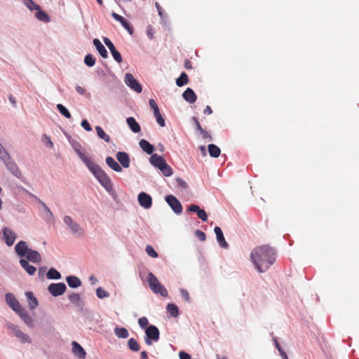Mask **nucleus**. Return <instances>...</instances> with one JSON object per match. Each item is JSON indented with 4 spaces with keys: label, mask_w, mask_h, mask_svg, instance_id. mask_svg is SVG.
Wrapping results in <instances>:
<instances>
[{
    "label": "nucleus",
    "mask_w": 359,
    "mask_h": 359,
    "mask_svg": "<svg viewBox=\"0 0 359 359\" xmlns=\"http://www.w3.org/2000/svg\"><path fill=\"white\" fill-rule=\"evenodd\" d=\"M250 257L256 269L263 273L274 263L276 252L269 245H261L253 249Z\"/></svg>",
    "instance_id": "nucleus-1"
},
{
    "label": "nucleus",
    "mask_w": 359,
    "mask_h": 359,
    "mask_svg": "<svg viewBox=\"0 0 359 359\" xmlns=\"http://www.w3.org/2000/svg\"><path fill=\"white\" fill-rule=\"evenodd\" d=\"M91 172L107 190L109 191L112 189L111 179L98 165L93 169Z\"/></svg>",
    "instance_id": "nucleus-2"
},
{
    "label": "nucleus",
    "mask_w": 359,
    "mask_h": 359,
    "mask_svg": "<svg viewBox=\"0 0 359 359\" xmlns=\"http://www.w3.org/2000/svg\"><path fill=\"white\" fill-rule=\"evenodd\" d=\"M63 221L74 235L83 236L85 234L84 229L79 225V224L74 222L70 216H65Z\"/></svg>",
    "instance_id": "nucleus-3"
},
{
    "label": "nucleus",
    "mask_w": 359,
    "mask_h": 359,
    "mask_svg": "<svg viewBox=\"0 0 359 359\" xmlns=\"http://www.w3.org/2000/svg\"><path fill=\"white\" fill-rule=\"evenodd\" d=\"M146 337L144 338L145 343L150 346L152 341H157L160 337L158 329L155 325H149L145 330Z\"/></svg>",
    "instance_id": "nucleus-4"
},
{
    "label": "nucleus",
    "mask_w": 359,
    "mask_h": 359,
    "mask_svg": "<svg viewBox=\"0 0 359 359\" xmlns=\"http://www.w3.org/2000/svg\"><path fill=\"white\" fill-rule=\"evenodd\" d=\"M125 82L126 85L130 87L134 91L140 93L142 92V88L139 82L133 77V76L127 73L125 76Z\"/></svg>",
    "instance_id": "nucleus-5"
},
{
    "label": "nucleus",
    "mask_w": 359,
    "mask_h": 359,
    "mask_svg": "<svg viewBox=\"0 0 359 359\" xmlns=\"http://www.w3.org/2000/svg\"><path fill=\"white\" fill-rule=\"evenodd\" d=\"M165 201L175 213L180 214L182 212V204L175 196L168 195L165 197Z\"/></svg>",
    "instance_id": "nucleus-6"
},
{
    "label": "nucleus",
    "mask_w": 359,
    "mask_h": 359,
    "mask_svg": "<svg viewBox=\"0 0 359 359\" xmlns=\"http://www.w3.org/2000/svg\"><path fill=\"white\" fill-rule=\"evenodd\" d=\"M66 285L63 283H51L49 285L48 290L49 292L54 297L62 295L66 290Z\"/></svg>",
    "instance_id": "nucleus-7"
},
{
    "label": "nucleus",
    "mask_w": 359,
    "mask_h": 359,
    "mask_svg": "<svg viewBox=\"0 0 359 359\" xmlns=\"http://www.w3.org/2000/svg\"><path fill=\"white\" fill-rule=\"evenodd\" d=\"M6 302L7 304L16 313H19L23 308L20 302L17 300L15 297L11 293L6 294Z\"/></svg>",
    "instance_id": "nucleus-8"
},
{
    "label": "nucleus",
    "mask_w": 359,
    "mask_h": 359,
    "mask_svg": "<svg viewBox=\"0 0 359 359\" xmlns=\"http://www.w3.org/2000/svg\"><path fill=\"white\" fill-rule=\"evenodd\" d=\"M103 41H104V43L106 44V46L109 49L114 59L117 62L120 63L122 61L121 55L120 54V53L118 50H116L113 43L107 37L104 38Z\"/></svg>",
    "instance_id": "nucleus-9"
},
{
    "label": "nucleus",
    "mask_w": 359,
    "mask_h": 359,
    "mask_svg": "<svg viewBox=\"0 0 359 359\" xmlns=\"http://www.w3.org/2000/svg\"><path fill=\"white\" fill-rule=\"evenodd\" d=\"M138 202L144 208H149L152 205V198L150 195L145 192H141L138 195Z\"/></svg>",
    "instance_id": "nucleus-10"
},
{
    "label": "nucleus",
    "mask_w": 359,
    "mask_h": 359,
    "mask_svg": "<svg viewBox=\"0 0 359 359\" xmlns=\"http://www.w3.org/2000/svg\"><path fill=\"white\" fill-rule=\"evenodd\" d=\"M22 320V321L30 328L34 327V320L32 316H30L27 311L23 308L19 313H17Z\"/></svg>",
    "instance_id": "nucleus-11"
},
{
    "label": "nucleus",
    "mask_w": 359,
    "mask_h": 359,
    "mask_svg": "<svg viewBox=\"0 0 359 359\" xmlns=\"http://www.w3.org/2000/svg\"><path fill=\"white\" fill-rule=\"evenodd\" d=\"M111 16L114 20L118 21L130 34L133 33V27L123 17L114 12L111 13Z\"/></svg>",
    "instance_id": "nucleus-12"
},
{
    "label": "nucleus",
    "mask_w": 359,
    "mask_h": 359,
    "mask_svg": "<svg viewBox=\"0 0 359 359\" xmlns=\"http://www.w3.org/2000/svg\"><path fill=\"white\" fill-rule=\"evenodd\" d=\"M72 353L79 359H85L86 356V352L84 348L76 341H72Z\"/></svg>",
    "instance_id": "nucleus-13"
},
{
    "label": "nucleus",
    "mask_w": 359,
    "mask_h": 359,
    "mask_svg": "<svg viewBox=\"0 0 359 359\" xmlns=\"http://www.w3.org/2000/svg\"><path fill=\"white\" fill-rule=\"evenodd\" d=\"M15 250L18 256L23 257L27 255L30 249L28 248V245L25 241H21L16 244Z\"/></svg>",
    "instance_id": "nucleus-14"
},
{
    "label": "nucleus",
    "mask_w": 359,
    "mask_h": 359,
    "mask_svg": "<svg viewBox=\"0 0 359 359\" xmlns=\"http://www.w3.org/2000/svg\"><path fill=\"white\" fill-rule=\"evenodd\" d=\"M117 161L125 168L130 167V158L128 154L124 151H118L116 155Z\"/></svg>",
    "instance_id": "nucleus-15"
},
{
    "label": "nucleus",
    "mask_w": 359,
    "mask_h": 359,
    "mask_svg": "<svg viewBox=\"0 0 359 359\" xmlns=\"http://www.w3.org/2000/svg\"><path fill=\"white\" fill-rule=\"evenodd\" d=\"M188 210L189 212H196L198 218H200L202 221L206 222L208 220V215L206 212L203 209H201L197 205H191L189 207Z\"/></svg>",
    "instance_id": "nucleus-16"
},
{
    "label": "nucleus",
    "mask_w": 359,
    "mask_h": 359,
    "mask_svg": "<svg viewBox=\"0 0 359 359\" xmlns=\"http://www.w3.org/2000/svg\"><path fill=\"white\" fill-rule=\"evenodd\" d=\"M4 237L5 242L9 246L12 245L14 243L15 240V233L9 228L5 227L4 229Z\"/></svg>",
    "instance_id": "nucleus-17"
},
{
    "label": "nucleus",
    "mask_w": 359,
    "mask_h": 359,
    "mask_svg": "<svg viewBox=\"0 0 359 359\" xmlns=\"http://www.w3.org/2000/svg\"><path fill=\"white\" fill-rule=\"evenodd\" d=\"M214 231L216 234L217 240L219 243V245L224 248H227L229 245L227 242L225 241V238L224 237L222 231L220 227L216 226L214 229Z\"/></svg>",
    "instance_id": "nucleus-18"
},
{
    "label": "nucleus",
    "mask_w": 359,
    "mask_h": 359,
    "mask_svg": "<svg viewBox=\"0 0 359 359\" xmlns=\"http://www.w3.org/2000/svg\"><path fill=\"white\" fill-rule=\"evenodd\" d=\"M182 97L187 102L191 104L194 103L197 99L196 93L190 88H187L186 89V90L182 94Z\"/></svg>",
    "instance_id": "nucleus-19"
},
{
    "label": "nucleus",
    "mask_w": 359,
    "mask_h": 359,
    "mask_svg": "<svg viewBox=\"0 0 359 359\" xmlns=\"http://www.w3.org/2000/svg\"><path fill=\"white\" fill-rule=\"evenodd\" d=\"M26 258L33 263H39L41 261L40 253L38 251L32 249L28 251Z\"/></svg>",
    "instance_id": "nucleus-20"
},
{
    "label": "nucleus",
    "mask_w": 359,
    "mask_h": 359,
    "mask_svg": "<svg viewBox=\"0 0 359 359\" xmlns=\"http://www.w3.org/2000/svg\"><path fill=\"white\" fill-rule=\"evenodd\" d=\"M150 163L154 165L155 167L160 169L161 167H162L165 163H166L165 160L162 157L157 154H152L150 157Z\"/></svg>",
    "instance_id": "nucleus-21"
},
{
    "label": "nucleus",
    "mask_w": 359,
    "mask_h": 359,
    "mask_svg": "<svg viewBox=\"0 0 359 359\" xmlns=\"http://www.w3.org/2000/svg\"><path fill=\"white\" fill-rule=\"evenodd\" d=\"M139 145L140 148L148 154H152L154 151V147L146 140H141L139 142Z\"/></svg>",
    "instance_id": "nucleus-22"
},
{
    "label": "nucleus",
    "mask_w": 359,
    "mask_h": 359,
    "mask_svg": "<svg viewBox=\"0 0 359 359\" xmlns=\"http://www.w3.org/2000/svg\"><path fill=\"white\" fill-rule=\"evenodd\" d=\"M106 163L108 165L109 167H110L114 171L118 172H122L121 165L118 163H117L114 159V158H112L111 156L107 157Z\"/></svg>",
    "instance_id": "nucleus-23"
},
{
    "label": "nucleus",
    "mask_w": 359,
    "mask_h": 359,
    "mask_svg": "<svg viewBox=\"0 0 359 359\" xmlns=\"http://www.w3.org/2000/svg\"><path fill=\"white\" fill-rule=\"evenodd\" d=\"M7 168L11 170V172L18 178L21 177V172L18 168V165L15 162L8 161V162L6 161L5 162Z\"/></svg>",
    "instance_id": "nucleus-24"
},
{
    "label": "nucleus",
    "mask_w": 359,
    "mask_h": 359,
    "mask_svg": "<svg viewBox=\"0 0 359 359\" xmlns=\"http://www.w3.org/2000/svg\"><path fill=\"white\" fill-rule=\"evenodd\" d=\"M77 154L80 158L82 160V161L86 165V166L90 171L93 170V169H94L97 166L96 164L91 161L90 158L81 151L78 150Z\"/></svg>",
    "instance_id": "nucleus-25"
},
{
    "label": "nucleus",
    "mask_w": 359,
    "mask_h": 359,
    "mask_svg": "<svg viewBox=\"0 0 359 359\" xmlns=\"http://www.w3.org/2000/svg\"><path fill=\"white\" fill-rule=\"evenodd\" d=\"M77 154L80 158L82 160V161L86 165V166L90 171L93 170V169H94L97 166L96 164L91 161L90 158L81 151L78 150Z\"/></svg>",
    "instance_id": "nucleus-26"
},
{
    "label": "nucleus",
    "mask_w": 359,
    "mask_h": 359,
    "mask_svg": "<svg viewBox=\"0 0 359 359\" xmlns=\"http://www.w3.org/2000/svg\"><path fill=\"white\" fill-rule=\"evenodd\" d=\"M77 154L80 158L82 160V161L86 165V166L90 171L93 170V169H94L97 166L96 164L91 161L90 158L81 151L78 150Z\"/></svg>",
    "instance_id": "nucleus-27"
},
{
    "label": "nucleus",
    "mask_w": 359,
    "mask_h": 359,
    "mask_svg": "<svg viewBox=\"0 0 359 359\" xmlns=\"http://www.w3.org/2000/svg\"><path fill=\"white\" fill-rule=\"evenodd\" d=\"M127 124L133 133H139L141 130L140 124L133 117H128L126 119Z\"/></svg>",
    "instance_id": "nucleus-28"
},
{
    "label": "nucleus",
    "mask_w": 359,
    "mask_h": 359,
    "mask_svg": "<svg viewBox=\"0 0 359 359\" xmlns=\"http://www.w3.org/2000/svg\"><path fill=\"white\" fill-rule=\"evenodd\" d=\"M93 44L96 47L97 51L102 57L107 58L108 57L107 50H106L105 47L102 45V43L100 41L99 39H95L93 40Z\"/></svg>",
    "instance_id": "nucleus-29"
},
{
    "label": "nucleus",
    "mask_w": 359,
    "mask_h": 359,
    "mask_svg": "<svg viewBox=\"0 0 359 359\" xmlns=\"http://www.w3.org/2000/svg\"><path fill=\"white\" fill-rule=\"evenodd\" d=\"M150 289L156 294H160L161 296L166 297L168 295V291L165 287L162 285L160 282L156 284L154 286L150 287Z\"/></svg>",
    "instance_id": "nucleus-30"
},
{
    "label": "nucleus",
    "mask_w": 359,
    "mask_h": 359,
    "mask_svg": "<svg viewBox=\"0 0 359 359\" xmlns=\"http://www.w3.org/2000/svg\"><path fill=\"white\" fill-rule=\"evenodd\" d=\"M20 264L21 266L27 271V273L29 275H34L36 271V269L35 266L31 265L29 264V262L24 259H21L20 260Z\"/></svg>",
    "instance_id": "nucleus-31"
},
{
    "label": "nucleus",
    "mask_w": 359,
    "mask_h": 359,
    "mask_svg": "<svg viewBox=\"0 0 359 359\" xmlns=\"http://www.w3.org/2000/svg\"><path fill=\"white\" fill-rule=\"evenodd\" d=\"M66 280L67 282L68 285L72 288L78 287L81 285V280L78 277L74 276H67Z\"/></svg>",
    "instance_id": "nucleus-32"
},
{
    "label": "nucleus",
    "mask_w": 359,
    "mask_h": 359,
    "mask_svg": "<svg viewBox=\"0 0 359 359\" xmlns=\"http://www.w3.org/2000/svg\"><path fill=\"white\" fill-rule=\"evenodd\" d=\"M25 295L28 299L29 307L31 310L36 309L38 306V301L32 292H27Z\"/></svg>",
    "instance_id": "nucleus-33"
},
{
    "label": "nucleus",
    "mask_w": 359,
    "mask_h": 359,
    "mask_svg": "<svg viewBox=\"0 0 359 359\" xmlns=\"http://www.w3.org/2000/svg\"><path fill=\"white\" fill-rule=\"evenodd\" d=\"M37 12L36 13V18L43 22H50V19L49 15L43 11L41 9V7L39 6V9L36 10Z\"/></svg>",
    "instance_id": "nucleus-34"
},
{
    "label": "nucleus",
    "mask_w": 359,
    "mask_h": 359,
    "mask_svg": "<svg viewBox=\"0 0 359 359\" xmlns=\"http://www.w3.org/2000/svg\"><path fill=\"white\" fill-rule=\"evenodd\" d=\"M208 149L211 157L217 158L219 156L221 151L217 145L210 144L208 146Z\"/></svg>",
    "instance_id": "nucleus-35"
},
{
    "label": "nucleus",
    "mask_w": 359,
    "mask_h": 359,
    "mask_svg": "<svg viewBox=\"0 0 359 359\" xmlns=\"http://www.w3.org/2000/svg\"><path fill=\"white\" fill-rule=\"evenodd\" d=\"M114 333L117 337L122 339H126L129 335L128 331L124 327H116Z\"/></svg>",
    "instance_id": "nucleus-36"
},
{
    "label": "nucleus",
    "mask_w": 359,
    "mask_h": 359,
    "mask_svg": "<svg viewBox=\"0 0 359 359\" xmlns=\"http://www.w3.org/2000/svg\"><path fill=\"white\" fill-rule=\"evenodd\" d=\"M95 130L97 132V136L106 142H110V137L109 136L106 134V133L104 131V130L99 126L95 127Z\"/></svg>",
    "instance_id": "nucleus-37"
},
{
    "label": "nucleus",
    "mask_w": 359,
    "mask_h": 359,
    "mask_svg": "<svg viewBox=\"0 0 359 359\" xmlns=\"http://www.w3.org/2000/svg\"><path fill=\"white\" fill-rule=\"evenodd\" d=\"M188 81L189 79L187 74L185 72H182L180 76L177 79L176 84L180 87H182L186 85L188 83Z\"/></svg>",
    "instance_id": "nucleus-38"
},
{
    "label": "nucleus",
    "mask_w": 359,
    "mask_h": 359,
    "mask_svg": "<svg viewBox=\"0 0 359 359\" xmlns=\"http://www.w3.org/2000/svg\"><path fill=\"white\" fill-rule=\"evenodd\" d=\"M167 311L173 317H177L179 315L178 307L173 304H168L167 306Z\"/></svg>",
    "instance_id": "nucleus-39"
},
{
    "label": "nucleus",
    "mask_w": 359,
    "mask_h": 359,
    "mask_svg": "<svg viewBox=\"0 0 359 359\" xmlns=\"http://www.w3.org/2000/svg\"><path fill=\"white\" fill-rule=\"evenodd\" d=\"M69 299L71 302V303L74 304V305L79 306L81 304V297L79 294L77 293H73L69 296Z\"/></svg>",
    "instance_id": "nucleus-40"
},
{
    "label": "nucleus",
    "mask_w": 359,
    "mask_h": 359,
    "mask_svg": "<svg viewBox=\"0 0 359 359\" xmlns=\"http://www.w3.org/2000/svg\"><path fill=\"white\" fill-rule=\"evenodd\" d=\"M47 278L48 279H60L61 275L56 269L51 268L47 273Z\"/></svg>",
    "instance_id": "nucleus-41"
},
{
    "label": "nucleus",
    "mask_w": 359,
    "mask_h": 359,
    "mask_svg": "<svg viewBox=\"0 0 359 359\" xmlns=\"http://www.w3.org/2000/svg\"><path fill=\"white\" fill-rule=\"evenodd\" d=\"M7 327L12 332L13 335L16 337L20 334L21 330L17 325L12 323H8L6 324Z\"/></svg>",
    "instance_id": "nucleus-42"
},
{
    "label": "nucleus",
    "mask_w": 359,
    "mask_h": 359,
    "mask_svg": "<svg viewBox=\"0 0 359 359\" xmlns=\"http://www.w3.org/2000/svg\"><path fill=\"white\" fill-rule=\"evenodd\" d=\"M128 347L131 351H140V346L139 344L137 343V341L135 339L130 338L128 340Z\"/></svg>",
    "instance_id": "nucleus-43"
},
{
    "label": "nucleus",
    "mask_w": 359,
    "mask_h": 359,
    "mask_svg": "<svg viewBox=\"0 0 359 359\" xmlns=\"http://www.w3.org/2000/svg\"><path fill=\"white\" fill-rule=\"evenodd\" d=\"M159 170L166 177H169L172 174V169L167 163H165V164L161 167Z\"/></svg>",
    "instance_id": "nucleus-44"
},
{
    "label": "nucleus",
    "mask_w": 359,
    "mask_h": 359,
    "mask_svg": "<svg viewBox=\"0 0 359 359\" xmlns=\"http://www.w3.org/2000/svg\"><path fill=\"white\" fill-rule=\"evenodd\" d=\"M57 109L60 112V114H62L66 118H70L72 117V115H71L70 112L62 104H58L57 105Z\"/></svg>",
    "instance_id": "nucleus-45"
},
{
    "label": "nucleus",
    "mask_w": 359,
    "mask_h": 359,
    "mask_svg": "<svg viewBox=\"0 0 359 359\" xmlns=\"http://www.w3.org/2000/svg\"><path fill=\"white\" fill-rule=\"evenodd\" d=\"M23 3L30 11L39 9V5L35 4L33 0H22Z\"/></svg>",
    "instance_id": "nucleus-46"
},
{
    "label": "nucleus",
    "mask_w": 359,
    "mask_h": 359,
    "mask_svg": "<svg viewBox=\"0 0 359 359\" xmlns=\"http://www.w3.org/2000/svg\"><path fill=\"white\" fill-rule=\"evenodd\" d=\"M147 280L149 282V287L154 286L156 284H157L159 282V280L156 277V276L154 273H152L151 272H149L148 273Z\"/></svg>",
    "instance_id": "nucleus-47"
},
{
    "label": "nucleus",
    "mask_w": 359,
    "mask_h": 359,
    "mask_svg": "<svg viewBox=\"0 0 359 359\" xmlns=\"http://www.w3.org/2000/svg\"><path fill=\"white\" fill-rule=\"evenodd\" d=\"M154 116H155L156 122L160 126L164 127L165 126V120L161 116L159 110H158L156 112H154Z\"/></svg>",
    "instance_id": "nucleus-48"
},
{
    "label": "nucleus",
    "mask_w": 359,
    "mask_h": 359,
    "mask_svg": "<svg viewBox=\"0 0 359 359\" xmlns=\"http://www.w3.org/2000/svg\"><path fill=\"white\" fill-rule=\"evenodd\" d=\"M85 64L88 67H93L95 63V59L91 54H88L84 58Z\"/></svg>",
    "instance_id": "nucleus-49"
},
{
    "label": "nucleus",
    "mask_w": 359,
    "mask_h": 359,
    "mask_svg": "<svg viewBox=\"0 0 359 359\" xmlns=\"http://www.w3.org/2000/svg\"><path fill=\"white\" fill-rule=\"evenodd\" d=\"M17 338L19 339L22 343L29 344L32 342L30 337L27 334L22 332V331L20 332V334L18 336Z\"/></svg>",
    "instance_id": "nucleus-50"
},
{
    "label": "nucleus",
    "mask_w": 359,
    "mask_h": 359,
    "mask_svg": "<svg viewBox=\"0 0 359 359\" xmlns=\"http://www.w3.org/2000/svg\"><path fill=\"white\" fill-rule=\"evenodd\" d=\"M0 158L4 162L10 159L8 152L5 150L3 146L0 144Z\"/></svg>",
    "instance_id": "nucleus-51"
},
{
    "label": "nucleus",
    "mask_w": 359,
    "mask_h": 359,
    "mask_svg": "<svg viewBox=\"0 0 359 359\" xmlns=\"http://www.w3.org/2000/svg\"><path fill=\"white\" fill-rule=\"evenodd\" d=\"M96 294L100 299H103L104 297H108L109 296V293L108 292L105 291L102 287H98L96 290Z\"/></svg>",
    "instance_id": "nucleus-52"
},
{
    "label": "nucleus",
    "mask_w": 359,
    "mask_h": 359,
    "mask_svg": "<svg viewBox=\"0 0 359 359\" xmlns=\"http://www.w3.org/2000/svg\"><path fill=\"white\" fill-rule=\"evenodd\" d=\"M145 251L147 255L153 258H156L158 257L157 252L154 250L152 246L148 245L146 246Z\"/></svg>",
    "instance_id": "nucleus-53"
},
{
    "label": "nucleus",
    "mask_w": 359,
    "mask_h": 359,
    "mask_svg": "<svg viewBox=\"0 0 359 359\" xmlns=\"http://www.w3.org/2000/svg\"><path fill=\"white\" fill-rule=\"evenodd\" d=\"M138 323L142 328H144L148 325L149 321L146 317H142L139 318Z\"/></svg>",
    "instance_id": "nucleus-54"
},
{
    "label": "nucleus",
    "mask_w": 359,
    "mask_h": 359,
    "mask_svg": "<svg viewBox=\"0 0 359 359\" xmlns=\"http://www.w3.org/2000/svg\"><path fill=\"white\" fill-rule=\"evenodd\" d=\"M149 106L151 109L153 110L154 113L156 112L158 110H159L158 107L156 102V101L154 99H150L149 101Z\"/></svg>",
    "instance_id": "nucleus-55"
},
{
    "label": "nucleus",
    "mask_w": 359,
    "mask_h": 359,
    "mask_svg": "<svg viewBox=\"0 0 359 359\" xmlns=\"http://www.w3.org/2000/svg\"><path fill=\"white\" fill-rule=\"evenodd\" d=\"M196 237L201 241H204L205 240L206 236L204 232L201 230H196L195 232Z\"/></svg>",
    "instance_id": "nucleus-56"
},
{
    "label": "nucleus",
    "mask_w": 359,
    "mask_h": 359,
    "mask_svg": "<svg viewBox=\"0 0 359 359\" xmlns=\"http://www.w3.org/2000/svg\"><path fill=\"white\" fill-rule=\"evenodd\" d=\"M180 293H181L182 297L184 298V299L186 302H189L190 301L189 294V292L187 290L181 289L180 290Z\"/></svg>",
    "instance_id": "nucleus-57"
},
{
    "label": "nucleus",
    "mask_w": 359,
    "mask_h": 359,
    "mask_svg": "<svg viewBox=\"0 0 359 359\" xmlns=\"http://www.w3.org/2000/svg\"><path fill=\"white\" fill-rule=\"evenodd\" d=\"M147 34L150 39L154 38V31L153 27L151 25L147 27Z\"/></svg>",
    "instance_id": "nucleus-58"
},
{
    "label": "nucleus",
    "mask_w": 359,
    "mask_h": 359,
    "mask_svg": "<svg viewBox=\"0 0 359 359\" xmlns=\"http://www.w3.org/2000/svg\"><path fill=\"white\" fill-rule=\"evenodd\" d=\"M81 126L87 131H91L92 130V128L90 125V123H88V121L86 119L83 120L81 121Z\"/></svg>",
    "instance_id": "nucleus-59"
},
{
    "label": "nucleus",
    "mask_w": 359,
    "mask_h": 359,
    "mask_svg": "<svg viewBox=\"0 0 359 359\" xmlns=\"http://www.w3.org/2000/svg\"><path fill=\"white\" fill-rule=\"evenodd\" d=\"M40 203L44 208L46 215L50 217H53V215L52 212L50 211V210L46 206V205L44 203H43L42 201H40Z\"/></svg>",
    "instance_id": "nucleus-60"
},
{
    "label": "nucleus",
    "mask_w": 359,
    "mask_h": 359,
    "mask_svg": "<svg viewBox=\"0 0 359 359\" xmlns=\"http://www.w3.org/2000/svg\"><path fill=\"white\" fill-rule=\"evenodd\" d=\"M179 356L180 359H191L190 355L184 351H180L179 353Z\"/></svg>",
    "instance_id": "nucleus-61"
},
{
    "label": "nucleus",
    "mask_w": 359,
    "mask_h": 359,
    "mask_svg": "<svg viewBox=\"0 0 359 359\" xmlns=\"http://www.w3.org/2000/svg\"><path fill=\"white\" fill-rule=\"evenodd\" d=\"M200 133H201L203 139H209L210 140H212L211 135H210L206 130L203 129L200 131Z\"/></svg>",
    "instance_id": "nucleus-62"
},
{
    "label": "nucleus",
    "mask_w": 359,
    "mask_h": 359,
    "mask_svg": "<svg viewBox=\"0 0 359 359\" xmlns=\"http://www.w3.org/2000/svg\"><path fill=\"white\" fill-rule=\"evenodd\" d=\"M155 6H156V8H157V10H158V15H159L161 18H163V8H161V6H160V4H159L158 2H156V3L155 4Z\"/></svg>",
    "instance_id": "nucleus-63"
},
{
    "label": "nucleus",
    "mask_w": 359,
    "mask_h": 359,
    "mask_svg": "<svg viewBox=\"0 0 359 359\" xmlns=\"http://www.w3.org/2000/svg\"><path fill=\"white\" fill-rule=\"evenodd\" d=\"M177 182L178 184L183 188H186L187 186V183L181 178H177Z\"/></svg>",
    "instance_id": "nucleus-64"
}]
</instances>
